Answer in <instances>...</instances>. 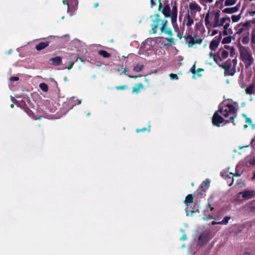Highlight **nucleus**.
<instances>
[{
    "mask_svg": "<svg viewBox=\"0 0 255 255\" xmlns=\"http://www.w3.org/2000/svg\"><path fill=\"white\" fill-rule=\"evenodd\" d=\"M207 189V179L205 180L200 185L197 190L198 194L206 196V192Z\"/></svg>",
    "mask_w": 255,
    "mask_h": 255,
    "instance_id": "nucleus-8",
    "label": "nucleus"
},
{
    "mask_svg": "<svg viewBox=\"0 0 255 255\" xmlns=\"http://www.w3.org/2000/svg\"><path fill=\"white\" fill-rule=\"evenodd\" d=\"M249 163L252 165H255V157L250 159Z\"/></svg>",
    "mask_w": 255,
    "mask_h": 255,
    "instance_id": "nucleus-44",
    "label": "nucleus"
},
{
    "mask_svg": "<svg viewBox=\"0 0 255 255\" xmlns=\"http://www.w3.org/2000/svg\"><path fill=\"white\" fill-rule=\"evenodd\" d=\"M19 80V78L18 77L13 76L10 78V80L11 81H17Z\"/></svg>",
    "mask_w": 255,
    "mask_h": 255,
    "instance_id": "nucleus-46",
    "label": "nucleus"
},
{
    "mask_svg": "<svg viewBox=\"0 0 255 255\" xmlns=\"http://www.w3.org/2000/svg\"><path fill=\"white\" fill-rule=\"evenodd\" d=\"M230 174L231 175H233V176H240L241 175V174H240L239 172H237V171L235 172V174H233V173L230 172Z\"/></svg>",
    "mask_w": 255,
    "mask_h": 255,
    "instance_id": "nucleus-47",
    "label": "nucleus"
},
{
    "mask_svg": "<svg viewBox=\"0 0 255 255\" xmlns=\"http://www.w3.org/2000/svg\"><path fill=\"white\" fill-rule=\"evenodd\" d=\"M150 17L152 21V24L151 25V29L150 30V33H156L157 28L161 25L159 28L162 32L171 36L172 35L171 29L167 27V21L166 19H161L158 13L151 15Z\"/></svg>",
    "mask_w": 255,
    "mask_h": 255,
    "instance_id": "nucleus-2",
    "label": "nucleus"
},
{
    "mask_svg": "<svg viewBox=\"0 0 255 255\" xmlns=\"http://www.w3.org/2000/svg\"><path fill=\"white\" fill-rule=\"evenodd\" d=\"M204 22L205 25L207 27V13L204 15Z\"/></svg>",
    "mask_w": 255,
    "mask_h": 255,
    "instance_id": "nucleus-53",
    "label": "nucleus"
},
{
    "mask_svg": "<svg viewBox=\"0 0 255 255\" xmlns=\"http://www.w3.org/2000/svg\"><path fill=\"white\" fill-rule=\"evenodd\" d=\"M75 62V61H70L69 63V66L66 67V69H67L68 70H70V69H72Z\"/></svg>",
    "mask_w": 255,
    "mask_h": 255,
    "instance_id": "nucleus-42",
    "label": "nucleus"
},
{
    "mask_svg": "<svg viewBox=\"0 0 255 255\" xmlns=\"http://www.w3.org/2000/svg\"><path fill=\"white\" fill-rule=\"evenodd\" d=\"M223 35H227L228 33L231 34L232 33V30L231 28L224 29V30L222 32Z\"/></svg>",
    "mask_w": 255,
    "mask_h": 255,
    "instance_id": "nucleus-37",
    "label": "nucleus"
},
{
    "mask_svg": "<svg viewBox=\"0 0 255 255\" xmlns=\"http://www.w3.org/2000/svg\"><path fill=\"white\" fill-rule=\"evenodd\" d=\"M236 2V0H226L225 2L226 6L232 5Z\"/></svg>",
    "mask_w": 255,
    "mask_h": 255,
    "instance_id": "nucleus-35",
    "label": "nucleus"
},
{
    "mask_svg": "<svg viewBox=\"0 0 255 255\" xmlns=\"http://www.w3.org/2000/svg\"><path fill=\"white\" fill-rule=\"evenodd\" d=\"M169 77H170V79L172 80H177L178 79V77L176 74L171 73L169 75Z\"/></svg>",
    "mask_w": 255,
    "mask_h": 255,
    "instance_id": "nucleus-40",
    "label": "nucleus"
},
{
    "mask_svg": "<svg viewBox=\"0 0 255 255\" xmlns=\"http://www.w3.org/2000/svg\"><path fill=\"white\" fill-rule=\"evenodd\" d=\"M209 14H210V10H208V25H209V24H210V21H209Z\"/></svg>",
    "mask_w": 255,
    "mask_h": 255,
    "instance_id": "nucleus-56",
    "label": "nucleus"
},
{
    "mask_svg": "<svg viewBox=\"0 0 255 255\" xmlns=\"http://www.w3.org/2000/svg\"><path fill=\"white\" fill-rule=\"evenodd\" d=\"M78 60H80L82 62H85V60L83 58H82V57H80V56H78L76 57V60L75 62H77L78 61Z\"/></svg>",
    "mask_w": 255,
    "mask_h": 255,
    "instance_id": "nucleus-48",
    "label": "nucleus"
},
{
    "mask_svg": "<svg viewBox=\"0 0 255 255\" xmlns=\"http://www.w3.org/2000/svg\"><path fill=\"white\" fill-rule=\"evenodd\" d=\"M196 30L199 31L200 33H202L203 32H205V30L204 29V26L202 22H198L196 23L195 24Z\"/></svg>",
    "mask_w": 255,
    "mask_h": 255,
    "instance_id": "nucleus-25",
    "label": "nucleus"
},
{
    "mask_svg": "<svg viewBox=\"0 0 255 255\" xmlns=\"http://www.w3.org/2000/svg\"><path fill=\"white\" fill-rule=\"evenodd\" d=\"M240 195H242L243 198L249 199L252 198L255 195V191L252 190H244L239 193Z\"/></svg>",
    "mask_w": 255,
    "mask_h": 255,
    "instance_id": "nucleus-10",
    "label": "nucleus"
},
{
    "mask_svg": "<svg viewBox=\"0 0 255 255\" xmlns=\"http://www.w3.org/2000/svg\"><path fill=\"white\" fill-rule=\"evenodd\" d=\"M204 70L202 68H198L197 70H196V75L198 77H200L201 76V75L200 74V72L203 71Z\"/></svg>",
    "mask_w": 255,
    "mask_h": 255,
    "instance_id": "nucleus-41",
    "label": "nucleus"
},
{
    "mask_svg": "<svg viewBox=\"0 0 255 255\" xmlns=\"http://www.w3.org/2000/svg\"><path fill=\"white\" fill-rule=\"evenodd\" d=\"M128 88V85L118 86L116 87L117 90H124Z\"/></svg>",
    "mask_w": 255,
    "mask_h": 255,
    "instance_id": "nucleus-38",
    "label": "nucleus"
},
{
    "mask_svg": "<svg viewBox=\"0 0 255 255\" xmlns=\"http://www.w3.org/2000/svg\"><path fill=\"white\" fill-rule=\"evenodd\" d=\"M229 56V52L222 47L213 55V58L216 63H219L226 59Z\"/></svg>",
    "mask_w": 255,
    "mask_h": 255,
    "instance_id": "nucleus-5",
    "label": "nucleus"
},
{
    "mask_svg": "<svg viewBox=\"0 0 255 255\" xmlns=\"http://www.w3.org/2000/svg\"><path fill=\"white\" fill-rule=\"evenodd\" d=\"M202 3H206L207 2V0H201Z\"/></svg>",
    "mask_w": 255,
    "mask_h": 255,
    "instance_id": "nucleus-59",
    "label": "nucleus"
},
{
    "mask_svg": "<svg viewBox=\"0 0 255 255\" xmlns=\"http://www.w3.org/2000/svg\"><path fill=\"white\" fill-rule=\"evenodd\" d=\"M70 0L72 1L71 0H63L62 2L64 4H66L68 7H69V2Z\"/></svg>",
    "mask_w": 255,
    "mask_h": 255,
    "instance_id": "nucleus-50",
    "label": "nucleus"
},
{
    "mask_svg": "<svg viewBox=\"0 0 255 255\" xmlns=\"http://www.w3.org/2000/svg\"><path fill=\"white\" fill-rule=\"evenodd\" d=\"M144 88V86L141 83L136 84L132 88V93L137 94L140 92L141 89H143Z\"/></svg>",
    "mask_w": 255,
    "mask_h": 255,
    "instance_id": "nucleus-17",
    "label": "nucleus"
},
{
    "mask_svg": "<svg viewBox=\"0 0 255 255\" xmlns=\"http://www.w3.org/2000/svg\"><path fill=\"white\" fill-rule=\"evenodd\" d=\"M229 51L230 52L231 55H232V54H234V53H235V48H234V47H232L230 49Z\"/></svg>",
    "mask_w": 255,
    "mask_h": 255,
    "instance_id": "nucleus-51",
    "label": "nucleus"
},
{
    "mask_svg": "<svg viewBox=\"0 0 255 255\" xmlns=\"http://www.w3.org/2000/svg\"><path fill=\"white\" fill-rule=\"evenodd\" d=\"M249 210L251 212H255V206L250 205L249 207Z\"/></svg>",
    "mask_w": 255,
    "mask_h": 255,
    "instance_id": "nucleus-45",
    "label": "nucleus"
},
{
    "mask_svg": "<svg viewBox=\"0 0 255 255\" xmlns=\"http://www.w3.org/2000/svg\"><path fill=\"white\" fill-rule=\"evenodd\" d=\"M187 40H188V46L189 47H191L194 44H200L202 42V40L201 39H195L193 37H192L191 35H188L187 37Z\"/></svg>",
    "mask_w": 255,
    "mask_h": 255,
    "instance_id": "nucleus-13",
    "label": "nucleus"
},
{
    "mask_svg": "<svg viewBox=\"0 0 255 255\" xmlns=\"http://www.w3.org/2000/svg\"><path fill=\"white\" fill-rule=\"evenodd\" d=\"M241 18V14L233 15L232 16V20L233 22H236L240 20Z\"/></svg>",
    "mask_w": 255,
    "mask_h": 255,
    "instance_id": "nucleus-33",
    "label": "nucleus"
},
{
    "mask_svg": "<svg viewBox=\"0 0 255 255\" xmlns=\"http://www.w3.org/2000/svg\"><path fill=\"white\" fill-rule=\"evenodd\" d=\"M242 116L243 117H245L246 119V122L248 123L249 125L252 123V121L250 118H248L245 114H242Z\"/></svg>",
    "mask_w": 255,
    "mask_h": 255,
    "instance_id": "nucleus-39",
    "label": "nucleus"
},
{
    "mask_svg": "<svg viewBox=\"0 0 255 255\" xmlns=\"http://www.w3.org/2000/svg\"><path fill=\"white\" fill-rule=\"evenodd\" d=\"M212 225H215V224H218V223H216V222H215V221H213V222H212Z\"/></svg>",
    "mask_w": 255,
    "mask_h": 255,
    "instance_id": "nucleus-61",
    "label": "nucleus"
},
{
    "mask_svg": "<svg viewBox=\"0 0 255 255\" xmlns=\"http://www.w3.org/2000/svg\"><path fill=\"white\" fill-rule=\"evenodd\" d=\"M240 5L238 4L235 7H227L223 10V12L226 13H233L238 11Z\"/></svg>",
    "mask_w": 255,
    "mask_h": 255,
    "instance_id": "nucleus-18",
    "label": "nucleus"
},
{
    "mask_svg": "<svg viewBox=\"0 0 255 255\" xmlns=\"http://www.w3.org/2000/svg\"><path fill=\"white\" fill-rule=\"evenodd\" d=\"M98 5H99V3H98V2L95 3L94 4V7H98Z\"/></svg>",
    "mask_w": 255,
    "mask_h": 255,
    "instance_id": "nucleus-58",
    "label": "nucleus"
},
{
    "mask_svg": "<svg viewBox=\"0 0 255 255\" xmlns=\"http://www.w3.org/2000/svg\"><path fill=\"white\" fill-rule=\"evenodd\" d=\"M210 208L211 210H212V208L211 207L210 204L208 203V208Z\"/></svg>",
    "mask_w": 255,
    "mask_h": 255,
    "instance_id": "nucleus-62",
    "label": "nucleus"
},
{
    "mask_svg": "<svg viewBox=\"0 0 255 255\" xmlns=\"http://www.w3.org/2000/svg\"><path fill=\"white\" fill-rule=\"evenodd\" d=\"M159 6L158 10L161 11L164 15L165 17H170L171 23L175 29L178 28V26L176 23V19L177 17V7L176 3L172 6V9L171 10L169 5L167 4L164 6L162 8V5L161 3V0H159Z\"/></svg>",
    "mask_w": 255,
    "mask_h": 255,
    "instance_id": "nucleus-3",
    "label": "nucleus"
},
{
    "mask_svg": "<svg viewBox=\"0 0 255 255\" xmlns=\"http://www.w3.org/2000/svg\"><path fill=\"white\" fill-rule=\"evenodd\" d=\"M251 45L253 48H254V45H255V29H253L251 33Z\"/></svg>",
    "mask_w": 255,
    "mask_h": 255,
    "instance_id": "nucleus-27",
    "label": "nucleus"
},
{
    "mask_svg": "<svg viewBox=\"0 0 255 255\" xmlns=\"http://www.w3.org/2000/svg\"><path fill=\"white\" fill-rule=\"evenodd\" d=\"M128 71V69L127 68H125L124 69V70L123 71V73L127 75L128 77L130 78H133V79H136L137 77H140L141 76V75L139 74V75L138 76H131V75H128V74H126V72Z\"/></svg>",
    "mask_w": 255,
    "mask_h": 255,
    "instance_id": "nucleus-34",
    "label": "nucleus"
},
{
    "mask_svg": "<svg viewBox=\"0 0 255 255\" xmlns=\"http://www.w3.org/2000/svg\"><path fill=\"white\" fill-rule=\"evenodd\" d=\"M98 54L103 58H110L111 56L110 53L104 50H99L98 51Z\"/></svg>",
    "mask_w": 255,
    "mask_h": 255,
    "instance_id": "nucleus-26",
    "label": "nucleus"
},
{
    "mask_svg": "<svg viewBox=\"0 0 255 255\" xmlns=\"http://www.w3.org/2000/svg\"><path fill=\"white\" fill-rule=\"evenodd\" d=\"M239 50L241 60L245 64V67L249 68L254 63V61L251 50L248 47L242 45H239Z\"/></svg>",
    "mask_w": 255,
    "mask_h": 255,
    "instance_id": "nucleus-4",
    "label": "nucleus"
},
{
    "mask_svg": "<svg viewBox=\"0 0 255 255\" xmlns=\"http://www.w3.org/2000/svg\"><path fill=\"white\" fill-rule=\"evenodd\" d=\"M14 104H11V105H10V107H11V108H13L14 107Z\"/></svg>",
    "mask_w": 255,
    "mask_h": 255,
    "instance_id": "nucleus-63",
    "label": "nucleus"
},
{
    "mask_svg": "<svg viewBox=\"0 0 255 255\" xmlns=\"http://www.w3.org/2000/svg\"><path fill=\"white\" fill-rule=\"evenodd\" d=\"M251 27V22L249 21H247L246 22H241L238 24L235 27L236 32V35L241 34L246 29H249Z\"/></svg>",
    "mask_w": 255,
    "mask_h": 255,
    "instance_id": "nucleus-6",
    "label": "nucleus"
},
{
    "mask_svg": "<svg viewBox=\"0 0 255 255\" xmlns=\"http://www.w3.org/2000/svg\"><path fill=\"white\" fill-rule=\"evenodd\" d=\"M235 60H233V61L231 60L230 59H228L225 62H220L219 63H217L218 65L222 67L224 70H227L228 69H230L231 68L232 65V62H234Z\"/></svg>",
    "mask_w": 255,
    "mask_h": 255,
    "instance_id": "nucleus-11",
    "label": "nucleus"
},
{
    "mask_svg": "<svg viewBox=\"0 0 255 255\" xmlns=\"http://www.w3.org/2000/svg\"><path fill=\"white\" fill-rule=\"evenodd\" d=\"M207 243V233H203L198 237V245L202 246Z\"/></svg>",
    "mask_w": 255,
    "mask_h": 255,
    "instance_id": "nucleus-12",
    "label": "nucleus"
},
{
    "mask_svg": "<svg viewBox=\"0 0 255 255\" xmlns=\"http://www.w3.org/2000/svg\"><path fill=\"white\" fill-rule=\"evenodd\" d=\"M49 41L41 42L36 45L35 48L37 51H41L49 46Z\"/></svg>",
    "mask_w": 255,
    "mask_h": 255,
    "instance_id": "nucleus-19",
    "label": "nucleus"
},
{
    "mask_svg": "<svg viewBox=\"0 0 255 255\" xmlns=\"http://www.w3.org/2000/svg\"><path fill=\"white\" fill-rule=\"evenodd\" d=\"M231 219V217L229 216H225L223 220L218 222V224L227 225L229 221Z\"/></svg>",
    "mask_w": 255,
    "mask_h": 255,
    "instance_id": "nucleus-28",
    "label": "nucleus"
},
{
    "mask_svg": "<svg viewBox=\"0 0 255 255\" xmlns=\"http://www.w3.org/2000/svg\"><path fill=\"white\" fill-rule=\"evenodd\" d=\"M218 32V30L214 29L212 31V32L211 33V36H214L216 34H217Z\"/></svg>",
    "mask_w": 255,
    "mask_h": 255,
    "instance_id": "nucleus-49",
    "label": "nucleus"
},
{
    "mask_svg": "<svg viewBox=\"0 0 255 255\" xmlns=\"http://www.w3.org/2000/svg\"><path fill=\"white\" fill-rule=\"evenodd\" d=\"M212 216H210V215H208V219H212Z\"/></svg>",
    "mask_w": 255,
    "mask_h": 255,
    "instance_id": "nucleus-64",
    "label": "nucleus"
},
{
    "mask_svg": "<svg viewBox=\"0 0 255 255\" xmlns=\"http://www.w3.org/2000/svg\"><path fill=\"white\" fill-rule=\"evenodd\" d=\"M230 18L228 16L223 17L221 19L219 26H223L224 29H228L230 24Z\"/></svg>",
    "mask_w": 255,
    "mask_h": 255,
    "instance_id": "nucleus-9",
    "label": "nucleus"
},
{
    "mask_svg": "<svg viewBox=\"0 0 255 255\" xmlns=\"http://www.w3.org/2000/svg\"><path fill=\"white\" fill-rule=\"evenodd\" d=\"M231 176H232V177H233V175H231L230 174H228L226 177H228L229 178H231Z\"/></svg>",
    "mask_w": 255,
    "mask_h": 255,
    "instance_id": "nucleus-60",
    "label": "nucleus"
},
{
    "mask_svg": "<svg viewBox=\"0 0 255 255\" xmlns=\"http://www.w3.org/2000/svg\"><path fill=\"white\" fill-rule=\"evenodd\" d=\"M40 89L44 92H47L48 91V87L47 85L44 83H42L39 84Z\"/></svg>",
    "mask_w": 255,
    "mask_h": 255,
    "instance_id": "nucleus-29",
    "label": "nucleus"
},
{
    "mask_svg": "<svg viewBox=\"0 0 255 255\" xmlns=\"http://www.w3.org/2000/svg\"><path fill=\"white\" fill-rule=\"evenodd\" d=\"M231 47H232L229 45H224V47H222V48H224L226 50L228 51Z\"/></svg>",
    "mask_w": 255,
    "mask_h": 255,
    "instance_id": "nucleus-52",
    "label": "nucleus"
},
{
    "mask_svg": "<svg viewBox=\"0 0 255 255\" xmlns=\"http://www.w3.org/2000/svg\"><path fill=\"white\" fill-rule=\"evenodd\" d=\"M186 239H187V236L185 234L183 235L180 239L181 240H183V241H185Z\"/></svg>",
    "mask_w": 255,
    "mask_h": 255,
    "instance_id": "nucleus-54",
    "label": "nucleus"
},
{
    "mask_svg": "<svg viewBox=\"0 0 255 255\" xmlns=\"http://www.w3.org/2000/svg\"><path fill=\"white\" fill-rule=\"evenodd\" d=\"M255 88V84L252 83V84H250L245 89L246 93L248 95H252V94H254Z\"/></svg>",
    "mask_w": 255,
    "mask_h": 255,
    "instance_id": "nucleus-22",
    "label": "nucleus"
},
{
    "mask_svg": "<svg viewBox=\"0 0 255 255\" xmlns=\"http://www.w3.org/2000/svg\"><path fill=\"white\" fill-rule=\"evenodd\" d=\"M166 40H167L169 43L165 44V45L171 46L172 44H174L175 43L174 39L172 37L166 38Z\"/></svg>",
    "mask_w": 255,
    "mask_h": 255,
    "instance_id": "nucleus-32",
    "label": "nucleus"
},
{
    "mask_svg": "<svg viewBox=\"0 0 255 255\" xmlns=\"http://www.w3.org/2000/svg\"><path fill=\"white\" fill-rule=\"evenodd\" d=\"M156 0H150L151 7H153L155 4V1H156Z\"/></svg>",
    "mask_w": 255,
    "mask_h": 255,
    "instance_id": "nucleus-55",
    "label": "nucleus"
},
{
    "mask_svg": "<svg viewBox=\"0 0 255 255\" xmlns=\"http://www.w3.org/2000/svg\"><path fill=\"white\" fill-rule=\"evenodd\" d=\"M143 68V65L141 64H138L133 67V71L139 72L141 71Z\"/></svg>",
    "mask_w": 255,
    "mask_h": 255,
    "instance_id": "nucleus-31",
    "label": "nucleus"
},
{
    "mask_svg": "<svg viewBox=\"0 0 255 255\" xmlns=\"http://www.w3.org/2000/svg\"><path fill=\"white\" fill-rule=\"evenodd\" d=\"M190 9V14L193 15L196 11H200L201 7L196 3H190L189 5Z\"/></svg>",
    "mask_w": 255,
    "mask_h": 255,
    "instance_id": "nucleus-15",
    "label": "nucleus"
},
{
    "mask_svg": "<svg viewBox=\"0 0 255 255\" xmlns=\"http://www.w3.org/2000/svg\"><path fill=\"white\" fill-rule=\"evenodd\" d=\"M147 130V128H137L136 129V132L138 133V132H141V131H145Z\"/></svg>",
    "mask_w": 255,
    "mask_h": 255,
    "instance_id": "nucleus-43",
    "label": "nucleus"
},
{
    "mask_svg": "<svg viewBox=\"0 0 255 255\" xmlns=\"http://www.w3.org/2000/svg\"><path fill=\"white\" fill-rule=\"evenodd\" d=\"M49 63L54 66H59L62 63V58L60 56L51 58L49 59Z\"/></svg>",
    "mask_w": 255,
    "mask_h": 255,
    "instance_id": "nucleus-14",
    "label": "nucleus"
},
{
    "mask_svg": "<svg viewBox=\"0 0 255 255\" xmlns=\"http://www.w3.org/2000/svg\"><path fill=\"white\" fill-rule=\"evenodd\" d=\"M220 16V11L219 10H218L215 12L214 15L213 27L219 26V24L220 21V20H219Z\"/></svg>",
    "mask_w": 255,
    "mask_h": 255,
    "instance_id": "nucleus-20",
    "label": "nucleus"
},
{
    "mask_svg": "<svg viewBox=\"0 0 255 255\" xmlns=\"http://www.w3.org/2000/svg\"><path fill=\"white\" fill-rule=\"evenodd\" d=\"M194 196L192 194H188L185 198V200L184 201V203L187 206V208L193 202Z\"/></svg>",
    "mask_w": 255,
    "mask_h": 255,
    "instance_id": "nucleus-21",
    "label": "nucleus"
},
{
    "mask_svg": "<svg viewBox=\"0 0 255 255\" xmlns=\"http://www.w3.org/2000/svg\"><path fill=\"white\" fill-rule=\"evenodd\" d=\"M255 179V171L254 172V174H253V176L252 177V179L254 180Z\"/></svg>",
    "mask_w": 255,
    "mask_h": 255,
    "instance_id": "nucleus-57",
    "label": "nucleus"
},
{
    "mask_svg": "<svg viewBox=\"0 0 255 255\" xmlns=\"http://www.w3.org/2000/svg\"><path fill=\"white\" fill-rule=\"evenodd\" d=\"M237 109L232 104L219 105L218 110L215 112L212 118V124L217 127H220L222 123H233L236 125L234 120L237 118Z\"/></svg>",
    "mask_w": 255,
    "mask_h": 255,
    "instance_id": "nucleus-1",
    "label": "nucleus"
},
{
    "mask_svg": "<svg viewBox=\"0 0 255 255\" xmlns=\"http://www.w3.org/2000/svg\"><path fill=\"white\" fill-rule=\"evenodd\" d=\"M250 32L248 31L245 35H244L242 39V42L244 45H247L250 42Z\"/></svg>",
    "mask_w": 255,
    "mask_h": 255,
    "instance_id": "nucleus-24",
    "label": "nucleus"
},
{
    "mask_svg": "<svg viewBox=\"0 0 255 255\" xmlns=\"http://www.w3.org/2000/svg\"><path fill=\"white\" fill-rule=\"evenodd\" d=\"M196 66L195 64H193L191 67L190 71L193 74V78H196Z\"/></svg>",
    "mask_w": 255,
    "mask_h": 255,
    "instance_id": "nucleus-36",
    "label": "nucleus"
},
{
    "mask_svg": "<svg viewBox=\"0 0 255 255\" xmlns=\"http://www.w3.org/2000/svg\"><path fill=\"white\" fill-rule=\"evenodd\" d=\"M219 34L216 36L211 42L210 44V49L211 50H215L218 47L221 39L222 38V31H219Z\"/></svg>",
    "mask_w": 255,
    "mask_h": 255,
    "instance_id": "nucleus-7",
    "label": "nucleus"
},
{
    "mask_svg": "<svg viewBox=\"0 0 255 255\" xmlns=\"http://www.w3.org/2000/svg\"><path fill=\"white\" fill-rule=\"evenodd\" d=\"M236 72V68L234 67L232 68L228 69L227 70H224V75L225 76H232L234 75L235 73Z\"/></svg>",
    "mask_w": 255,
    "mask_h": 255,
    "instance_id": "nucleus-23",
    "label": "nucleus"
},
{
    "mask_svg": "<svg viewBox=\"0 0 255 255\" xmlns=\"http://www.w3.org/2000/svg\"><path fill=\"white\" fill-rule=\"evenodd\" d=\"M191 15L189 13V11L188 10L187 13L186 14L184 20L186 22V25L187 27L191 26L194 22L193 18L191 17Z\"/></svg>",
    "mask_w": 255,
    "mask_h": 255,
    "instance_id": "nucleus-16",
    "label": "nucleus"
},
{
    "mask_svg": "<svg viewBox=\"0 0 255 255\" xmlns=\"http://www.w3.org/2000/svg\"><path fill=\"white\" fill-rule=\"evenodd\" d=\"M232 38L233 37L232 36H229L224 38L222 41V43L224 44L231 43Z\"/></svg>",
    "mask_w": 255,
    "mask_h": 255,
    "instance_id": "nucleus-30",
    "label": "nucleus"
}]
</instances>
